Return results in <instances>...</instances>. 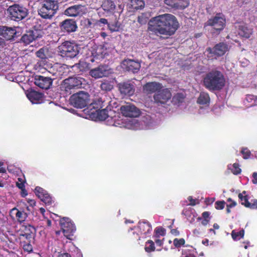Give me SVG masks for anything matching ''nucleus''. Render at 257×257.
Masks as SVG:
<instances>
[{"label": "nucleus", "instance_id": "1", "mask_svg": "<svg viewBox=\"0 0 257 257\" xmlns=\"http://www.w3.org/2000/svg\"><path fill=\"white\" fill-rule=\"evenodd\" d=\"M178 26L175 16L165 14L152 18L149 22L148 29L156 34L170 36L175 33Z\"/></svg>", "mask_w": 257, "mask_h": 257}, {"label": "nucleus", "instance_id": "2", "mask_svg": "<svg viewBox=\"0 0 257 257\" xmlns=\"http://www.w3.org/2000/svg\"><path fill=\"white\" fill-rule=\"evenodd\" d=\"M90 116L92 119L95 120H106L109 125L121 127L122 121L119 119L118 113L109 109L106 108L101 110H96L91 112Z\"/></svg>", "mask_w": 257, "mask_h": 257}, {"label": "nucleus", "instance_id": "3", "mask_svg": "<svg viewBox=\"0 0 257 257\" xmlns=\"http://www.w3.org/2000/svg\"><path fill=\"white\" fill-rule=\"evenodd\" d=\"M204 84L210 90H220L225 85V79L220 71L212 70L205 77Z\"/></svg>", "mask_w": 257, "mask_h": 257}, {"label": "nucleus", "instance_id": "4", "mask_svg": "<svg viewBox=\"0 0 257 257\" xmlns=\"http://www.w3.org/2000/svg\"><path fill=\"white\" fill-rule=\"evenodd\" d=\"M59 3L55 0H44L41 3L38 14L43 19H51L57 13Z\"/></svg>", "mask_w": 257, "mask_h": 257}, {"label": "nucleus", "instance_id": "5", "mask_svg": "<svg viewBox=\"0 0 257 257\" xmlns=\"http://www.w3.org/2000/svg\"><path fill=\"white\" fill-rule=\"evenodd\" d=\"M58 52L63 57L72 58L79 53V47L69 41H65L58 47Z\"/></svg>", "mask_w": 257, "mask_h": 257}, {"label": "nucleus", "instance_id": "6", "mask_svg": "<svg viewBox=\"0 0 257 257\" xmlns=\"http://www.w3.org/2000/svg\"><path fill=\"white\" fill-rule=\"evenodd\" d=\"M8 12L11 19L15 21L23 20L29 14L26 8L17 4L10 6L8 9Z\"/></svg>", "mask_w": 257, "mask_h": 257}, {"label": "nucleus", "instance_id": "7", "mask_svg": "<svg viewBox=\"0 0 257 257\" xmlns=\"http://www.w3.org/2000/svg\"><path fill=\"white\" fill-rule=\"evenodd\" d=\"M89 95L88 93L80 91L73 94L70 98V102L75 107L82 108L89 103Z\"/></svg>", "mask_w": 257, "mask_h": 257}, {"label": "nucleus", "instance_id": "8", "mask_svg": "<svg viewBox=\"0 0 257 257\" xmlns=\"http://www.w3.org/2000/svg\"><path fill=\"white\" fill-rule=\"evenodd\" d=\"M84 79L81 77H70L64 80L62 85V89L66 92L71 93L72 90L80 88Z\"/></svg>", "mask_w": 257, "mask_h": 257}, {"label": "nucleus", "instance_id": "9", "mask_svg": "<svg viewBox=\"0 0 257 257\" xmlns=\"http://www.w3.org/2000/svg\"><path fill=\"white\" fill-rule=\"evenodd\" d=\"M225 20L223 15L217 14L213 18L209 19L207 25L211 26L213 29L212 33L218 34L221 31L225 25Z\"/></svg>", "mask_w": 257, "mask_h": 257}, {"label": "nucleus", "instance_id": "10", "mask_svg": "<svg viewBox=\"0 0 257 257\" xmlns=\"http://www.w3.org/2000/svg\"><path fill=\"white\" fill-rule=\"evenodd\" d=\"M172 97V94L168 88L160 90L156 92L154 95L155 103L158 105L167 104Z\"/></svg>", "mask_w": 257, "mask_h": 257}, {"label": "nucleus", "instance_id": "11", "mask_svg": "<svg viewBox=\"0 0 257 257\" xmlns=\"http://www.w3.org/2000/svg\"><path fill=\"white\" fill-rule=\"evenodd\" d=\"M228 50V47L226 44L220 43L217 44L215 47L211 48H208L206 53L207 57L210 59L216 58V57L224 55Z\"/></svg>", "mask_w": 257, "mask_h": 257}, {"label": "nucleus", "instance_id": "12", "mask_svg": "<svg viewBox=\"0 0 257 257\" xmlns=\"http://www.w3.org/2000/svg\"><path fill=\"white\" fill-rule=\"evenodd\" d=\"M112 73V70L106 65H100L89 71L90 75L95 79L108 76Z\"/></svg>", "mask_w": 257, "mask_h": 257}, {"label": "nucleus", "instance_id": "13", "mask_svg": "<svg viewBox=\"0 0 257 257\" xmlns=\"http://www.w3.org/2000/svg\"><path fill=\"white\" fill-rule=\"evenodd\" d=\"M64 235L68 238L72 236L75 231V227L68 218L64 217L60 222Z\"/></svg>", "mask_w": 257, "mask_h": 257}, {"label": "nucleus", "instance_id": "14", "mask_svg": "<svg viewBox=\"0 0 257 257\" xmlns=\"http://www.w3.org/2000/svg\"><path fill=\"white\" fill-rule=\"evenodd\" d=\"M123 116L130 117H136L140 115V110L134 105L126 103L122 105L120 108Z\"/></svg>", "mask_w": 257, "mask_h": 257}, {"label": "nucleus", "instance_id": "15", "mask_svg": "<svg viewBox=\"0 0 257 257\" xmlns=\"http://www.w3.org/2000/svg\"><path fill=\"white\" fill-rule=\"evenodd\" d=\"M134 230L135 231L132 232L133 238H137V236L139 235V232H141L142 234H144L145 235L150 234L152 230V227L148 222L142 221L139 222L138 227L131 229V231Z\"/></svg>", "mask_w": 257, "mask_h": 257}, {"label": "nucleus", "instance_id": "16", "mask_svg": "<svg viewBox=\"0 0 257 257\" xmlns=\"http://www.w3.org/2000/svg\"><path fill=\"white\" fill-rule=\"evenodd\" d=\"M197 103L202 106H200L199 110L200 113H204L208 111V106L210 103V97L208 93L202 92L197 99Z\"/></svg>", "mask_w": 257, "mask_h": 257}, {"label": "nucleus", "instance_id": "17", "mask_svg": "<svg viewBox=\"0 0 257 257\" xmlns=\"http://www.w3.org/2000/svg\"><path fill=\"white\" fill-rule=\"evenodd\" d=\"M65 67L60 63H55L52 66L48 67V72L52 75V80L60 78L63 75Z\"/></svg>", "mask_w": 257, "mask_h": 257}, {"label": "nucleus", "instance_id": "18", "mask_svg": "<svg viewBox=\"0 0 257 257\" xmlns=\"http://www.w3.org/2000/svg\"><path fill=\"white\" fill-rule=\"evenodd\" d=\"M121 65L123 69L133 73L138 72L141 68V64L139 61L131 59L124 60Z\"/></svg>", "mask_w": 257, "mask_h": 257}, {"label": "nucleus", "instance_id": "19", "mask_svg": "<svg viewBox=\"0 0 257 257\" xmlns=\"http://www.w3.org/2000/svg\"><path fill=\"white\" fill-rule=\"evenodd\" d=\"M35 84L42 89H48L52 84V79L50 77L36 76Z\"/></svg>", "mask_w": 257, "mask_h": 257}, {"label": "nucleus", "instance_id": "20", "mask_svg": "<svg viewBox=\"0 0 257 257\" xmlns=\"http://www.w3.org/2000/svg\"><path fill=\"white\" fill-rule=\"evenodd\" d=\"M11 216H15V219L20 223L25 221L28 217V213L26 212L22 208H13L10 211Z\"/></svg>", "mask_w": 257, "mask_h": 257}, {"label": "nucleus", "instance_id": "21", "mask_svg": "<svg viewBox=\"0 0 257 257\" xmlns=\"http://www.w3.org/2000/svg\"><path fill=\"white\" fill-rule=\"evenodd\" d=\"M85 8L81 5H74L69 7L65 11V14L70 17L81 16L85 13Z\"/></svg>", "mask_w": 257, "mask_h": 257}, {"label": "nucleus", "instance_id": "22", "mask_svg": "<svg viewBox=\"0 0 257 257\" xmlns=\"http://www.w3.org/2000/svg\"><path fill=\"white\" fill-rule=\"evenodd\" d=\"M17 35L16 28L0 26V36L6 40H11Z\"/></svg>", "mask_w": 257, "mask_h": 257}, {"label": "nucleus", "instance_id": "23", "mask_svg": "<svg viewBox=\"0 0 257 257\" xmlns=\"http://www.w3.org/2000/svg\"><path fill=\"white\" fill-rule=\"evenodd\" d=\"M238 198L240 200L241 204L246 207L251 209H257V199L251 200V202H249L245 191L238 194Z\"/></svg>", "mask_w": 257, "mask_h": 257}, {"label": "nucleus", "instance_id": "24", "mask_svg": "<svg viewBox=\"0 0 257 257\" xmlns=\"http://www.w3.org/2000/svg\"><path fill=\"white\" fill-rule=\"evenodd\" d=\"M36 195L46 204L50 205L52 202V199L47 193V191L42 188L37 187L35 188Z\"/></svg>", "mask_w": 257, "mask_h": 257}, {"label": "nucleus", "instance_id": "25", "mask_svg": "<svg viewBox=\"0 0 257 257\" xmlns=\"http://www.w3.org/2000/svg\"><path fill=\"white\" fill-rule=\"evenodd\" d=\"M120 92L124 95H132L135 92L134 86L129 82H123L118 84Z\"/></svg>", "mask_w": 257, "mask_h": 257}, {"label": "nucleus", "instance_id": "26", "mask_svg": "<svg viewBox=\"0 0 257 257\" xmlns=\"http://www.w3.org/2000/svg\"><path fill=\"white\" fill-rule=\"evenodd\" d=\"M26 95L30 101L33 104L40 103L42 101L43 95L42 93L34 90L28 91Z\"/></svg>", "mask_w": 257, "mask_h": 257}, {"label": "nucleus", "instance_id": "27", "mask_svg": "<svg viewBox=\"0 0 257 257\" xmlns=\"http://www.w3.org/2000/svg\"><path fill=\"white\" fill-rule=\"evenodd\" d=\"M61 29L67 32H74L76 31L77 26L76 23L72 20H66L64 21L60 26Z\"/></svg>", "mask_w": 257, "mask_h": 257}, {"label": "nucleus", "instance_id": "28", "mask_svg": "<svg viewBox=\"0 0 257 257\" xmlns=\"http://www.w3.org/2000/svg\"><path fill=\"white\" fill-rule=\"evenodd\" d=\"M162 88V85L157 82H149L144 86V90L148 93H152L160 91Z\"/></svg>", "mask_w": 257, "mask_h": 257}, {"label": "nucleus", "instance_id": "29", "mask_svg": "<svg viewBox=\"0 0 257 257\" xmlns=\"http://www.w3.org/2000/svg\"><path fill=\"white\" fill-rule=\"evenodd\" d=\"M252 33V29L248 27L247 25L241 24L238 26V34L241 37L248 38L250 36Z\"/></svg>", "mask_w": 257, "mask_h": 257}, {"label": "nucleus", "instance_id": "30", "mask_svg": "<svg viewBox=\"0 0 257 257\" xmlns=\"http://www.w3.org/2000/svg\"><path fill=\"white\" fill-rule=\"evenodd\" d=\"M38 38L37 32L29 31L23 36L22 41L26 44H29Z\"/></svg>", "mask_w": 257, "mask_h": 257}, {"label": "nucleus", "instance_id": "31", "mask_svg": "<svg viewBox=\"0 0 257 257\" xmlns=\"http://www.w3.org/2000/svg\"><path fill=\"white\" fill-rule=\"evenodd\" d=\"M102 8L106 12H113L115 9V5L111 0H104Z\"/></svg>", "mask_w": 257, "mask_h": 257}, {"label": "nucleus", "instance_id": "32", "mask_svg": "<svg viewBox=\"0 0 257 257\" xmlns=\"http://www.w3.org/2000/svg\"><path fill=\"white\" fill-rule=\"evenodd\" d=\"M114 83V82L113 79L104 80L102 82L100 87L102 90L106 91H110L113 88Z\"/></svg>", "mask_w": 257, "mask_h": 257}, {"label": "nucleus", "instance_id": "33", "mask_svg": "<svg viewBox=\"0 0 257 257\" xmlns=\"http://www.w3.org/2000/svg\"><path fill=\"white\" fill-rule=\"evenodd\" d=\"M130 5L133 9H141L144 7L145 3L143 0H131Z\"/></svg>", "mask_w": 257, "mask_h": 257}, {"label": "nucleus", "instance_id": "34", "mask_svg": "<svg viewBox=\"0 0 257 257\" xmlns=\"http://www.w3.org/2000/svg\"><path fill=\"white\" fill-rule=\"evenodd\" d=\"M36 54L37 56L42 59H47L48 58V50L46 48H41L38 50Z\"/></svg>", "mask_w": 257, "mask_h": 257}, {"label": "nucleus", "instance_id": "35", "mask_svg": "<svg viewBox=\"0 0 257 257\" xmlns=\"http://www.w3.org/2000/svg\"><path fill=\"white\" fill-rule=\"evenodd\" d=\"M102 50L103 47H102V46H98L95 51L92 53L94 58H96V59H101L103 58L102 54Z\"/></svg>", "mask_w": 257, "mask_h": 257}, {"label": "nucleus", "instance_id": "36", "mask_svg": "<svg viewBox=\"0 0 257 257\" xmlns=\"http://www.w3.org/2000/svg\"><path fill=\"white\" fill-rule=\"evenodd\" d=\"M189 5L188 0H176V8L184 9Z\"/></svg>", "mask_w": 257, "mask_h": 257}, {"label": "nucleus", "instance_id": "37", "mask_svg": "<svg viewBox=\"0 0 257 257\" xmlns=\"http://www.w3.org/2000/svg\"><path fill=\"white\" fill-rule=\"evenodd\" d=\"M245 100L248 103H250L249 106H252L257 105V96L253 95H247L246 97Z\"/></svg>", "mask_w": 257, "mask_h": 257}, {"label": "nucleus", "instance_id": "38", "mask_svg": "<svg viewBox=\"0 0 257 257\" xmlns=\"http://www.w3.org/2000/svg\"><path fill=\"white\" fill-rule=\"evenodd\" d=\"M244 235V230H241L239 231H236L233 230L231 232V236L233 240H237L242 238Z\"/></svg>", "mask_w": 257, "mask_h": 257}, {"label": "nucleus", "instance_id": "39", "mask_svg": "<svg viewBox=\"0 0 257 257\" xmlns=\"http://www.w3.org/2000/svg\"><path fill=\"white\" fill-rule=\"evenodd\" d=\"M228 168L235 175L239 174L241 172V169L239 168L238 164L236 163L228 165Z\"/></svg>", "mask_w": 257, "mask_h": 257}, {"label": "nucleus", "instance_id": "40", "mask_svg": "<svg viewBox=\"0 0 257 257\" xmlns=\"http://www.w3.org/2000/svg\"><path fill=\"white\" fill-rule=\"evenodd\" d=\"M154 243L152 240H149L146 243L145 245V250L148 252H152L155 250Z\"/></svg>", "mask_w": 257, "mask_h": 257}, {"label": "nucleus", "instance_id": "41", "mask_svg": "<svg viewBox=\"0 0 257 257\" xmlns=\"http://www.w3.org/2000/svg\"><path fill=\"white\" fill-rule=\"evenodd\" d=\"M107 26L111 32L118 31L119 28V25L117 22L108 23Z\"/></svg>", "mask_w": 257, "mask_h": 257}, {"label": "nucleus", "instance_id": "42", "mask_svg": "<svg viewBox=\"0 0 257 257\" xmlns=\"http://www.w3.org/2000/svg\"><path fill=\"white\" fill-rule=\"evenodd\" d=\"M184 99V95L181 93H177L173 97L172 101L173 102L176 104L177 103H180L183 101Z\"/></svg>", "mask_w": 257, "mask_h": 257}, {"label": "nucleus", "instance_id": "43", "mask_svg": "<svg viewBox=\"0 0 257 257\" xmlns=\"http://www.w3.org/2000/svg\"><path fill=\"white\" fill-rule=\"evenodd\" d=\"M173 243L176 247H180L185 243V240L183 238H175L174 239Z\"/></svg>", "mask_w": 257, "mask_h": 257}, {"label": "nucleus", "instance_id": "44", "mask_svg": "<svg viewBox=\"0 0 257 257\" xmlns=\"http://www.w3.org/2000/svg\"><path fill=\"white\" fill-rule=\"evenodd\" d=\"M155 233L157 237L160 235L163 236L165 234V229L162 227H157L155 229Z\"/></svg>", "mask_w": 257, "mask_h": 257}, {"label": "nucleus", "instance_id": "45", "mask_svg": "<svg viewBox=\"0 0 257 257\" xmlns=\"http://www.w3.org/2000/svg\"><path fill=\"white\" fill-rule=\"evenodd\" d=\"M147 21V18L143 14L139 16L138 17V22L141 25L145 24Z\"/></svg>", "mask_w": 257, "mask_h": 257}, {"label": "nucleus", "instance_id": "46", "mask_svg": "<svg viewBox=\"0 0 257 257\" xmlns=\"http://www.w3.org/2000/svg\"><path fill=\"white\" fill-rule=\"evenodd\" d=\"M241 153L244 159H248L250 156V152L247 148H243Z\"/></svg>", "mask_w": 257, "mask_h": 257}, {"label": "nucleus", "instance_id": "47", "mask_svg": "<svg viewBox=\"0 0 257 257\" xmlns=\"http://www.w3.org/2000/svg\"><path fill=\"white\" fill-rule=\"evenodd\" d=\"M164 3L170 7L176 8V0H164Z\"/></svg>", "mask_w": 257, "mask_h": 257}, {"label": "nucleus", "instance_id": "48", "mask_svg": "<svg viewBox=\"0 0 257 257\" xmlns=\"http://www.w3.org/2000/svg\"><path fill=\"white\" fill-rule=\"evenodd\" d=\"M225 202L224 201H217L215 203L217 209H222L224 208Z\"/></svg>", "mask_w": 257, "mask_h": 257}, {"label": "nucleus", "instance_id": "49", "mask_svg": "<svg viewBox=\"0 0 257 257\" xmlns=\"http://www.w3.org/2000/svg\"><path fill=\"white\" fill-rule=\"evenodd\" d=\"M227 202H228V204L226 205L227 207L231 208V207L235 206L236 205V203L235 201L232 200V199L231 198H228L227 199Z\"/></svg>", "mask_w": 257, "mask_h": 257}, {"label": "nucleus", "instance_id": "50", "mask_svg": "<svg viewBox=\"0 0 257 257\" xmlns=\"http://www.w3.org/2000/svg\"><path fill=\"white\" fill-rule=\"evenodd\" d=\"M98 101L99 103V106H96L97 104L95 102H94L93 103H91L90 107H93V108H94L95 109H97L99 107H102V106H103L102 105V100H98Z\"/></svg>", "mask_w": 257, "mask_h": 257}, {"label": "nucleus", "instance_id": "51", "mask_svg": "<svg viewBox=\"0 0 257 257\" xmlns=\"http://www.w3.org/2000/svg\"><path fill=\"white\" fill-rule=\"evenodd\" d=\"M188 200L190 201L189 204L190 205L194 206L198 203L197 200L193 199L191 196H189Z\"/></svg>", "mask_w": 257, "mask_h": 257}, {"label": "nucleus", "instance_id": "52", "mask_svg": "<svg viewBox=\"0 0 257 257\" xmlns=\"http://www.w3.org/2000/svg\"><path fill=\"white\" fill-rule=\"evenodd\" d=\"M27 201L29 203L30 206L33 207L36 205V202L34 200L27 199Z\"/></svg>", "mask_w": 257, "mask_h": 257}, {"label": "nucleus", "instance_id": "53", "mask_svg": "<svg viewBox=\"0 0 257 257\" xmlns=\"http://www.w3.org/2000/svg\"><path fill=\"white\" fill-rule=\"evenodd\" d=\"M24 248L25 250L31 251L32 250V245L30 244H25L24 245Z\"/></svg>", "mask_w": 257, "mask_h": 257}, {"label": "nucleus", "instance_id": "54", "mask_svg": "<svg viewBox=\"0 0 257 257\" xmlns=\"http://www.w3.org/2000/svg\"><path fill=\"white\" fill-rule=\"evenodd\" d=\"M102 47H103V50L102 52V54L104 58L106 55L108 54V51L107 50V48L105 46H102Z\"/></svg>", "mask_w": 257, "mask_h": 257}, {"label": "nucleus", "instance_id": "55", "mask_svg": "<svg viewBox=\"0 0 257 257\" xmlns=\"http://www.w3.org/2000/svg\"><path fill=\"white\" fill-rule=\"evenodd\" d=\"M209 215L210 214L208 212H204L202 214V216L203 219L210 220Z\"/></svg>", "mask_w": 257, "mask_h": 257}, {"label": "nucleus", "instance_id": "56", "mask_svg": "<svg viewBox=\"0 0 257 257\" xmlns=\"http://www.w3.org/2000/svg\"><path fill=\"white\" fill-rule=\"evenodd\" d=\"M252 177H253V179L252 180V183L254 184H257V173L254 172L252 174Z\"/></svg>", "mask_w": 257, "mask_h": 257}, {"label": "nucleus", "instance_id": "57", "mask_svg": "<svg viewBox=\"0 0 257 257\" xmlns=\"http://www.w3.org/2000/svg\"><path fill=\"white\" fill-rule=\"evenodd\" d=\"M155 242L157 245L160 246H162L163 243V240L160 239H155Z\"/></svg>", "mask_w": 257, "mask_h": 257}, {"label": "nucleus", "instance_id": "58", "mask_svg": "<svg viewBox=\"0 0 257 257\" xmlns=\"http://www.w3.org/2000/svg\"><path fill=\"white\" fill-rule=\"evenodd\" d=\"M182 257H196L193 253L190 252L184 253Z\"/></svg>", "mask_w": 257, "mask_h": 257}, {"label": "nucleus", "instance_id": "59", "mask_svg": "<svg viewBox=\"0 0 257 257\" xmlns=\"http://www.w3.org/2000/svg\"><path fill=\"white\" fill-rule=\"evenodd\" d=\"M17 186L19 188L21 189V190L25 188V185H24V183H23V182H21V183L18 182L17 183Z\"/></svg>", "mask_w": 257, "mask_h": 257}, {"label": "nucleus", "instance_id": "60", "mask_svg": "<svg viewBox=\"0 0 257 257\" xmlns=\"http://www.w3.org/2000/svg\"><path fill=\"white\" fill-rule=\"evenodd\" d=\"M99 23H101V24H107L108 25V22H107V20L105 19H104V18H101L99 20Z\"/></svg>", "mask_w": 257, "mask_h": 257}, {"label": "nucleus", "instance_id": "61", "mask_svg": "<svg viewBox=\"0 0 257 257\" xmlns=\"http://www.w3.org/2000/svg\"><path fill=\"white\" fill-rule=\"evenodd\" d=\"M21 196L23 197H24L27 195L28 193H27L26 190L25 189V188L21 190Z\"/></svg>", "mask_w": 257, "mask_h": 257}, {"label": "nucleus", "instance_id": "62", "mask_svg": "<svg viewBox=\"0 0 257 257\" xmlns=\"http://www.w3.org/2000/svg\"><path fill=\"white\" fill-rule=\"evenodd\" d=\"M209 219H202V220L201 221V224L204 226H206V225H207V224L209 223Z\"/></svg>", "mask_w": 257, "mask_h": 257}, {"label": "nucleus", "instance_id": "63", "mask_svg": "<svg viewBox=\"0 0 257 257\" xmlns=\"http://www.w3.org/2000/svg\"><path fill=\"white\" fill-rule=\"evenodd\" d=\"M58 257H70V254L68 253H61L59 255Z\"/></svg>", "mask_w": 257, "mask_h": 257}, {"label": "nucleus", "instance_id": "64", "mask_svg": "<svg viewBox=\"0 0 257 257\" xmlns=\"http://www.w3.org/2000/svg\"><path fill=\"white\" fill-rule=\"evenodd\" d=\"M209 242V240L208 239H205L202 240V243L204 245H208Z\"/></svg>", "mask_w": 257, "mask_h": 257}]
</instances>
